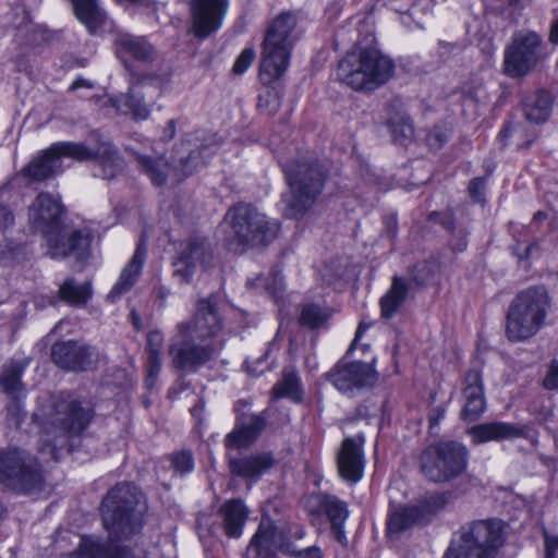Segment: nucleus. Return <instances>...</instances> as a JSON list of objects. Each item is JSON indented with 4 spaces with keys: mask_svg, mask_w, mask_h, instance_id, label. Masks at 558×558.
Wrapping results in <instances>:
<instances>
[{
    "mask_svg": "<svg viewBox=\"0 0 558 558\" xmlns=\"http://www.w3.org/2000/svg\"><path fill=\"white\" fill-rule=\"evenodd\" d=\"M72 158L76 161L93 160L94 175L113 179L122 172L124 162L116 146L99 135H95V144L82 142H58L35 157L22 170L29 182H41L56 175L61 169V159Z\"/></svg>",
    "mask_w": 558,
    "mask_h": 558,
    "instance_id": "f257e3e1",
    "label": "nucleus"
},
{
    "mask_svg": "<svg viewBox=\"0 0 558 558\" xmlns=\"http://www.w3.org/2000/svg\"><path fill=\"white\" fill-rule=\"evenodd\" d=\"M93 415L92 407L73 393L59 392L44 398L33 415L41 428L40 452L58 460L68 439L78 436L89 425Z\"/></svg>",
    "mask_w": 558,
    "mask_h": 558,
    "instance_id": "f03ea898",
    "label": "nucleus"
},
{
    "mask_svg": "<svg viewBox=\"0 0 558 558\" xmlns=\"http://www.w3.org/2000/svg\"><path fill=\"white\" fill-rule=\"evenodd\" d=\"M64 214L60 199L49 193H40L28 210L31 225L45 238L52 258L84 259L89 255L93 234L86 228L69 230Z\"/></svg>",
    "mask_w": 558,
    "mask_h": 558,
    "instance_id": "7ed1b4c3",
    "label": "nucleus"
},
{
    "mask_svg": "<svg viewBox=\"0 0 558 558\" xmlns=\"http://www.w3.org/2000/svg\"><path fill=\"white\" fill-rule=\"evenodd\" d=\"M146 502L141 490L131 483L112 487L102 500L104 527L111 543L128 541L143 526Z\"/></svg>",
    "mask_w": 558,
    "mask_h": 558,
    "instance_id": "20e7f679",
    "label": "nucleus"
},
{
    "mask_svg": "<svg viewBox=\"0 0 558 558\" xmlns=\"http://www.w3.org/2000/svg\"><path fill=\"white\" fill-rule=\"evenodd\" d=\"M289 191L282 194L283 215L289 219L302 218L322 193L326 173L316 161L280 160Z\"/></svg>",
    "mask_w": 558,
    "mask_h": 558,
    "instance_id": "39448f33",
    "label": "nucleus"
},
{
    "mask_svg": "<svg viewBox=\"0 0 558 558\" xmlns=\"http://www.w3.org/2000/svg\"><path fill=\"white\" fill-rule=\"evenodd\" d=\"M550 310L551 298L544 286L520 291L510 302L506 314V338L512 343L532 339L545 326Z\"/></svg>",
    "mask_w": 558,
    "mask_h": 558,
    "instance_id": "423d86ee",
    "label": "nucleus"
},
{
    "mask_svg": "<svg viewBox=\"0 0 558 558\" xmlns=\"http://www.w3.org/2000/svg\"><path fill=\"white\" fill-rule=\"evenodd\" d=\"M395 73V63L376 48L354 47L336 71L339 82L354 90L372 92L386 84Z\"/></svg>",
    "mask_w": 558,
    "mask_h": 558,
    "instance_id": "0eeeda50",
    "label": "nucleus"
},
{
    "mask_svg": "<svg viewBox=\"0 0 558 558\" xmlns=\"http://www.w3.org/2000/svg\"><path fill=\"white\" fill-rule=\"evenodd\" d=\"M216 151L217 145L214 143L196 146L190 140H185L174 148L173 167L162 157L153 158L136 154V160L142 172L148 175L155 185H162L171 175L175 182H180L193 174Z\"/></svg>",
    "mask_w": 558,
    "mask_h": 558,
    "instance_id": "6e6552de",
    "label": "nucleus"
},
{
    "mask_svg": "<svg viewBox=\"0 0 558 558\" xmlns=\"http://www.w3.org/2000/svg\"><path fill=\"white\" fill-rule=\"evenodd\" d=\"M296 25L298 16L294 13L282 12L268 26L259 69V77L265 85L278 80L287 71L296 41Z\"/></svg>",
    "mask_w": 558,
    "mask_h": 558,
    "instance_id": "1a4fd4ad",
    "label": "nucleus"
},
{
    "mask_svg": "<svg viewBox=\"0 0 558 558\" xmlns=\"http://www.w3.org/2000/svg\"><path fill=\"white\" fill-rule=\"evenodd\" d=\"M225 222L230 228L227 244L230 250L243 252L246 247L267 245L279 231V222L268 218L248 204H239L230 208Z\"/></svg>",
    "mask_w": 558,
    "mask_h": 558,
    "instance_id": "9d476101",
    "label": "nucleus"
},
{
    "mask_svg": "<svg viewBox=\"0 0 558 558\" xmlns=\"http://www.w3.org/2000/svg\"><path fill=\"white\" fill-rule=\"evenodd\" d=\"M504 542L501 520H476L454 533L444 558H494Z\"/></svg>",
    "mask_w": 558,
    "mask_h": 558,
    "instance_id": "9b49d317",
    "label": "nucleus"
},
{
    "mask_svg": "<svg viewBox=\"0 0 558 558\" xmlns=\"http://www.w3.org/2000/svg\"><path fill=\"white\" fill-rule=\"evenodd\" d=\"M44 485L40 465L32 453L17 447L0 449V489L32 495L40 493Z\"/></svg>",
    "mask_w": 558,
    "mask_h": 558,
    "instance_id": "f8f14e48",
    "label": "nucleus"
},
{
    "mask_svg": "<svg viewBox=\"0 0 558 558\" xmlns=\"http://www.w3.org/2000/svg\"><path fill=\"white\" fill-rule=\"evenodd\" d=\"M469 465V449L460 441L446 440L425 448L420 457L424 476L434 483H446L462 475Z\"/></svg>",
    "mask_w": 558,
    "mask_h": 558,
    "instance_id": "ddd939ff",
    "label": "nucleus"
},
{
    "mask_svg": "<svg viewBox=\"0 0 558 558\" xmlns=\"http://www.w3.org/2000/svg\"><path fill=\"white\" fill-rule=\"evenodd\" d=\"M219 350L220 347L211 341L198 340L193 335L190 322H182L177 325L168 351L175 369L195 373L210 362Z\"/></svg>",
    "mask_w": 558,
    "mask_h": 558,
    "instance_id": "4468645a",
    "label": "nucleus"
},
{
    "mask_svg": "<svg viewBox=\"0 0 558 558\" xmlns=\"http://www.w3.org/2000/svg\"><path fill=\"white\" fill-rule=\"evenodd\" d=\"M544 58L539 34L534 31L515 32L505 48L504 73L511 78L526 76Z\"/></svg>",
    "mask_w": 558,
    "mask_h": 558,
    "instance_id": "2eb2a0df",
    "label": "nucleus"
},
{
    "mask_svg": "<svg viewBox=\"0 0 558 558\" xmlns=\"http://www.w3.org/2000/svg\"><path fill=\"white\" fill-rule=\"evenodd\" d=\"M215 253L211 242L204 235L193 234L182 241L173 260V276L181 283H189L197 269L206 270L214 264Z\"/></svg>",
    "mask_w": 558,
    "mask_h": 558,
    "instance_id": "dca6fc26",
    "label": "nucleus"
},
{
    "mask_svg": "<svg viewBox=\"0 0 558 558\" xmlns=\"http://www.w3.org/2000/svg\"><path fill=\"white\" fill-rule=\"evenodd\" d=\"M160 94V88L151 77H143L132 84L126 94L110 98L109 101L119 113L131 114L135 120H146Z\"/></svg>",
    "mask_w": 558,
    "mask_h": 558,
    "instance_id": "f3484780",
    "label": "nucleus"
},
{
    "mask_svg": "<svg viewBox=\"0 0 558 558\" xmlns=\"http://www.w3.org/2000/svg\"><path fill=\"white\" fill-rule=\"evenodd\" d=\"M329 381L342 393L354 396L377 381V373L368 363L339 361L328 373Z\"/></svg>",
    "mask_w": 558,
    "mask_h": 558,
    "instance_id": "a211bd4d",
    "label": "nucleus"
},
{
    "mask_svg": "<svg viewBox=\"0 0 558 558\" xmlns=\"http://www.w3.org/2000/svg\"><path fill=\"white\" fill-rule=\"evenodd\" d=\"M51 356L59 367L80 372L93 369L100 359L99 352L94 347L72 340L56 343L52 347Z\"/></svg>",
    "mask_w": 558,
    "mask_h": 558,
    "instance_id": "6ab92c4d",
    "label": "nucleus"
},
{
    "mask_svg": "<svg viewBox=\"0 0 558 558\" xmlns=\"http://www.w3.org/2000/svg\"><path fill=\"white\" fill-rule=\"evenodd\" d=\"M227 9V0H192L191 16L194 35L206 38L218 31Z\"/></svg>",
    "mask_w": 558,
    "mask_h": 558,
    "instance_id": "aec40b11",
    "label": "nucleus"
},
{
    "mask_svg": "<svg viewBox=\"0 0 558 558\" xmlns=\"http://www.w3.org/2000/svg\"><path fill=\"white\" fill-rule=\"evenodd\" d=\"M364 436L345 437L338 450L337 466L341 478L355 484L362 480L365 468Z\"/></svg>",
    "mask_w": 558,
    "mask_h": 558,
    "instance_id": "412c9836",
    "label": "nucleus"
},
{
    "mask_svg": "<svg viewBox=\"0 0 558 558\" xmlns=\"http://www.w3.org/2000/svg\"><path fill=\"white\" fill-rule=\"evenodd\" d=\"M473 445H483L489 441H504L525 438L529 434L526 425L502 421H492L476 424L466 430Z\"/></svg>",
    "mask_w": 558,
    "mask_h": 558,
    "instance_id": "4be33fe9",
    "label": "nucleus"
},
{
    "mask_svg": "<svg viewBox=\"0 0 558 558\" xmlns=\"http://www.w3.org/2000/svg\"><path fill=\"white\" fill-rule=\"evenodd\" d=\"M190 324L193 335H195L198 340H207L218 335L222 329L219 298L217 295H210L198 300L194 319Z\"/></svg>",
    "mask_w": 558,
    "mask_h": 558,
    "instance_id": "5701e85b",
    "label": "nucleus"
},
{
    "mask_svg": "<svg viewBox=\"0 0 558 558\" xmlns=\"http://www.w3.org/2000/svg\"><path fill=\"white\" fill-rule=\"evenodd\" d=\"M462 396L464 400L462 420L476 421L486 410L483 378L478 369H470L465 374Z\"/></svg>",
    "mask_w": 558,
    "mask_h": 558,
    "instance_id": "b1692460",
    "label": "nucleus"
},
{
    "mask_svg": "<svg viewBox=\"0 0 558 558\" xmlns=\"http://www.w3.org/2000/svg\"><path fill=\"white\" fill-rule=\"evenodd\" d=\"M114 49L117 57L126 69L131 66L130 60L146 63L153 62L156 58L154 46L145 37L128 33H120L116 36Z\"/></svg>",
    "mask_w": 558,
    "mask_h": 558,
    "instance_id": "393cba45",
    "label": "nucleus"
},
{
    "mask_svg": "<svg viewBox=\"0 0 558 558\" xmlns=\"http://www.w3.org/2000/svg\"><path fill=\"white\" fill-rule=\"evenodd\" d=\"M283 534L270 520H263L252 537L246 554L250 558H272L278 551Z\"/></svg>",
    "mask_w": 558,
    "mask_h": 558,
    "instance_id": "a878e982",
    "label": "nucleus"
},
{
    "mask_svg": "<svg viewBox=\"0 0 558 558\" xmlns=\"http://www.w3.org/2000/svg\"><path fill=\"white\" fill-rule=\"evenodd\" d=\"M265 420L257 414H241L236 418L234 429L226 436L227 448H245L256 440L263 428Z\"/></svg>",
    "mask_w": 558,
    "mask_h": 558,
    "instance_id": "bb28decb",
    "label": "nucleus"
},
{
    "mask_svg": "<svg viewBox=\"0 0 558 558\" xmlns=\"http://www.w3.org/2000/svg\"><path fill=\"white\" fill-rule=\"evenodd\" d=\"M70 558H146L135 555L126 547H111L95 536H83Z\"/></svg>",
    "mask_w": 558,
    "mask_h": 558,
    "instance_id": "cd10ccee",
    "label": "nucleus"
},
{
    "mask_svg": "<svg viewBox=\"0 0 558 558\" xmlns=\"http://www.w3.org/2000/svg\"><path fill=\"white\" fill-rule=\"evenodd\" d=\"M275 465L270 452H258L243 458H230L229 466L232 474L244 478H258Z\"/></svg>",
    "mask_w": 558,
    "mask_h": 558,
    "instance_id": "c85d7f7f",
    "label": "nucleus"
},
{
    "mask_svg": "<svg viewBox=\"0 0 558 558\" xmlns=\"http://www.w3.org/2000/svg\"><path fill=\"white\" fill-rule=\"evenodd\" d=\"M427 509L425 506H407L391 508L387 519V534L399 536L416 523L424 520Z\"/></svg>",
    "mask_w": 558,
    "mask_h": 558,
    "instance_id": "c756f323",
    "label": "nucleus"
},
{
    "mask_svg": "<svg viewBox=\"0 0 558 558\" xmlns=\"http://www.w3.org/2000/svg\"><path fill=\"white\" fill-rule=\"evenodd\" d=\"M247 514V509L241 500L231 499L226 501L219 509L226 536L239 538L242 535Z\"/></svg>",
    "mask_w": 558,
    "mask_h": 558,
    "instance_id": "7c9ffc66",
    "label": "nucleus"
},
{
    "mask_svg": "<svg viewBox=\"0 0 558 558\" xmlns=\"http://www.w3.org/2000/svg\"><path fill=\"white\" fill-rule=\"evenodd\" d=\"M146 250L140 244L130 260V263L122 269L119 280L111 289L108 298L111 301H116L122 294L129 292L135 284L138 276L142 272V268L145 260Z\"/></svg>",
    "mask_w": 558,
    "mask_h": 558,
    "instance_id": "2f4dec72",
    "label": "nucleus"
},
{
    "mask_svg": "<svg viewBox=\"0 0 558 558\" xmlns=\"http://www.w3.org/2000/svg\"><path fill=\"white\" fill-rule=\"evenodd\" d=\"M553 98L547 90H537L527 95L523 100V111L527 121L545 122L551 112Z\"/></svg>",
    "mask_w": 558,
    "mask_h": 558,
    "instance_id": "473e14b6",
    "label": "nucleus"
},
{
    "mask_svg": "<svg viewBox=\"0 0 558 558\" xmlns=\"http://www.w3.org/2000/svg\"><path fill=\"white\" fill-rule=\"evenodd\" d=\"M74 14L89 33L94 34L107 19L106 12L98 5L97 0H70Z\"/></svg>",
    "mask_w": 558,
    "mask_h": 558,
    "instance_id": "72a5a7b5",
    "label": "nucleus"
},
{
    "mask_svg": "<svg viewBox=\"0 0 558 558\" xmlns=\"http://www.w3.org/2000/svg\"><path fill=\"white\" fill-rule=\"evenodd\" d=\"M408 292L407 280L395 276L389 290L380 299L381 316L386 319L393 317L405 302Z\"/></svg>",
    "mask_w": 558,
    "mask_h": 558,
    "instance_id": "f704fd0d",
    "label": "nucleus"
},
{
    "mask_svg": "<svg viewBox=\"0 0 558 558\" xmlns=\"http://www.w3.org/2000/svg\"><path fill=\"white\" fill-rule=\"evenodd\" d=\"M93 295L90 281L77 282L74 278H68L59 288V299L75 307L85 306Z\"/></svg>",
    "mask_w": 558,
    "mask_h": 558,
    "instance_id": "c9c22d12",
    "label": "nucleus"
},
{
    "mask_svg": "<svg viewBox=\"0 0 558 558\" xmlns=\"http://www.w3.org/2000/svg\"><path fill=\"white\" fill-rule=\"evenodd\" d=\"M276 398H288L295 403L303 401L301 380L296 373L284 371L282 378L272 387Z\"/></svg>",
    "mask_w": 558,
    "mask_h": 558,
    "instance_id": "e433bc0d",
    "label": "nucleus"
},
{
    "mask_svg": "<svg viewBox=\"0 0 558 558\" xmlns=\"http://www.w3.org/2000/svg\"><path fill=\"white\" fill-rule=\"evenodd\" d=\"M395 142L405 144L414 137V126L410 117L403 111L390 112L387 119Z\"/></svg>",
    "mask_w": 558,
    "mask_h": 558,
    "instance_id": "4c0bfd02",
    "label": "nucleus"
},
{
    "mask_svg": "<svg viewBox=\"0 0 558 558\" xmlns=\"http://www.w3.org/2000/svg\"><path fill=\"white\" fill-rule=\"evenodd\" d=\"M25 365L12 362L3 366L2 374L0 375V385L3 390L12 398H19L23 390L21 376Z\"/></svg>",
    "mask_w": 558,
    "mask_h": 558,
    "instance_id": "58836bf2",
    "label": "nucleus"
},
{
    "mask_svg": "<svg viewBox=\"0 0 558 558\" xmlns=\"http://www.w3.org/2000/svg\"><path fill=\"white\" fill-rule=\"evenodd\" d=\"M320 505L323 510L326 512L327 517L331 521L332 527L337 530L338 538L341 542V537H343V534L340 531V527L348 518L347 504L335 496L327 495L322 498Z\"/></svg>",
    "mask_w": 558,
    "mask_h": 558,
    "instance_id": "ea45409f",
    "label": "nucleus"
},
{
    "mask_svg": "<svg viewBox=\"0 0 558 558\" xmlns=\"http://www.w3.org/2000/svg\"><path fill=\"white\" fill-rule=\"evenodd\" d=\"M331 313L327 307L308 303L302 307L300 324L311 329L322 328L326 325Z\"/></svg>",
    "mask_w": 558,
    "mask_h": 558,
    "instance_id": "a19ab883",
    "label": "nucleus"
},
{
    "mask_svg": "<svg viewBox=\"0 0 558 558\" xmlns=\"http://www.w3.org/2000/svg\"><path fill=\"white\" fill-rule=\"evenodd\" d=\"M281 106V95L274 87L266 86L258 96V109L267 114L272 116L278 112Z\"/></svg>",
    "mask_w": 558,
    "mask_h": 558,
    "instance_id": "79ce46f5",
    "label": "nucleus"
},
{
    "mask_svg": "<svg viewBox=\"0 0 558 558\" xmlns=\"http://www.w3.org/2000/svg\"><path fill=\"white\" fill-rule=\"evenodd\" d=\"M162 361L161 355H147L146 360V386L149 390H151L156 384L158 376L161 372Z\"/></svg>",
    "mask_w": 558,
    "mask_h": 558,
    "instance_id": "37998d69",
    "label": "nucleus"
},
{
    "mask_svg": "<svg viewBox=\"0 0 558 558\" xmlns=\"http://www.w3.org/2000/svg\"><path fill=\"white\" fill-rule=\"evenodd\" d=\"M450 136V130L445 125H435L427 134L426 142L430 148H440Z\"/></svg>",
    "mask_w": 558,
    "mask_h": 558,
    "instance_id": "c03bdc74",
    "label": "nucleus"
},
{
    "mask_svg": "<svg viewBox=\"0 0 558 558\" xmlns=\"http://www.w3.org/2000/svg\"><path fill=\"white\" fill-rule=\"evenodd\" d=\"M172 466L175 472L184 475L191 472L194 468V460L189 451H181L173 456L172 458Z\"/></svg>",
    "mask_w": 558,
    "mask_h": 558,
    "instance_id": "a18cd8bd",
    "label": "nucleus"
},
{
    "mask_svg": "<svg viewBox=\"0 0 558 558\" xmlns=\"http://www.w3.org/2000/svg\"><path fill=\"white\" fill-rule=\"evenodd\" d=\"M255 59V51L253 48H245L236 58L233 64V72L235 74H243Z\"/></svg>",
    "mask_w": 558,
    "mask_h": 558,
    "instance_id": "49530a36",
    "label": "nucleus"
},
{
    "mask_svg": "<svg viewBox=\"0 0 558 558\" xmlns=\"http://www.w3.org/2000/svg\"><path fill=\"white\" fill-rule=\"evenodd\" d=\"M163 345V336L159 330H153L147 333V355H161Z\"/></svg>",
    "mask_w": 558,
    "mask_h": 558,
    "instance_id": "de8ad7c7",
    "label": "nucleus"
},
{
    "mask_svg": "<svg viewBox=\"0 0 558 558\" xmlns=\"http://www.w3.org/2000/svg\"><path fill=\"white\" fill-rule=\"evenodd\" d=\"M432 278V269L427 263L416 265L412 270V280L418 284H426Z\"/></svg>",
    "mask_w": 558,
    "mask_h": 558,
    "instance_id": "09e8293b",
    "label": "nucleus"
},
{
    "mask_svg": "<svg viewBox=\"0 0 558 558\" xmlns=\"http://www.w3.org/2000/svg\"><path fill=\"white\" fill-rule=\"evenodd\" d=\"M469 193L474 202L483 203L485 195V179L482 177L474 178L469 184Z\"/></svg>",
    "mask_w": 558,
    "mask_h": 558,
    "instance_id": "8fccbe9b",
    "label": "nucleus"
},
{
    "mask_svg": "<svg viewBox=\"0 0 558 558\" xmlns=\"http://www.w3.org/2000/svg\"><path fill=\"white\" fill-rule=\"evenodd\" d=\"M543 386L548 390L558 389V361L550 363L547 374L543 379Z\"/></svg>",
    "mask_w": 558,
    "mask_h": 558,
    "instance_id": "3c124183",
    "label": "nucleus"
},
{
    "mask_svg": "<svg viewBox=\"0 0 558 558\" xmlns=\"http://www.w3.org/2000/svg\"><path fill=\"white\" fill-rule=\"evenodd\" d=\"M545 558H556L558 551V536L544 530Z\"/></svg>",
    "mask_w": 558,
    "mask_h": 558,
    "instance_id": "603ef678",
    "label": "nucleus"
},
{
    "mask_svg": "<svg viewBox=\"0 0 558 558\" xmlns=\"http://www.w3.org/2000/svg\"><path fill=\"white\" fill-rule=\"evenodd\" d=\"M453 231V238L450 241L451 248L454 252H463L468 246L466 235L468 232L464 229L459 230H452Z\"/></svg>",
    "mask_w": 558,
    "mask_h": 558,
    "instance_id": "864d4df0",
    "label": "nucleus"
},
{
    "mask_svg": "<svg viewBox=\"0 0 558 558\" xmlns=\"http://www.w3.org/2000/svg\"><path fill=\"white\" fill-rule=\"evenodd\" d=\"M429 220L438 221L441 226H444L448 230H454L453 216L451 213H432L429 215Z\"/></svg>",
    "mask_w": 558,
    "mask_h": 558,
    "instance_id": "5fc2aeb1",
    "label": "nucleus"
},
{
    "mask_svg": "<svg viewBox=\"0 0 558 558\" xmlns=\"http://www.w3.org/2000/svg\"><path fill=\"white\" fill-rule=\"evenodd\" d=\"M14 222V216L12 211L5 207L0 205V228H8L12 226Z\"/></svg>",
    "mask_w": 558,
    "mask_h": 558,
    "instance_id": "6e6d98bb",
    "label": "nucleus"
},
{
    "mask_svg": "<svg viewBox=\"0 0 558 558\" xmlns=\"http://www.w3.org/2000/svg\"><path fill=\"white\" fill-rule=\"evenodd\" d=\"M13 399L14 400L12 401V403L8 407V411L15 416L16 425H19L24 418V413L22 411L19 398Z\"/></svg>",
    "mask_w": 558,
    "mask_h": 558,
    "instance_id": "4d7b16f0",
    "label": "nucleus"
},
{
    "mask_svg": "<svg viewBox=\"0 0 558 558\" xmlns=\"http://www.w3.org/2000/svg\"><path fill=\"white\" fill-rule=\"evenodd\" d=\"M265 287L274 294L281 292L283 290L282 276L279 272H276L274 275L272 283H265Z\"/></svg>",
    "mask_w": 558,
    "mask_h": 558,
    "instance_id": "13d9d810",
    "label": "nucleus"
},
{
    "mask_svg": "<svg viewBox=\"0 0 558 558\" xmlns=\"http://www.w3.org/2000/svg\"><path fill=\"white\" fill-rule=\"evenodd\" d=\"M372 326V324H366L364 322H361L360 325L357 326V329L355 331V337L348 350V353H350L352 350L355 349L356 347V343L357 341L362 338L363 333L365 332L366 329H368L369 327Z\"/></svg>",
    "mask_w": 558,
    "mask_h": 558,
    "instance_id": "bf43d9fd",
    "label": "nucleus"
},
{
    "mask_svg": "<svg viewBox=\"0 0 558 558\" xmlns=\"http://www.w3.org/2000/svg\"><path fill=\"white\" fill-rule=\"evenodd\" d=\"M278 551H281L284 555L295 556L298 555L296 548L290 542H286L284 538L279 541Z\"/></svg>",
    "mask_w": 558,
    "mask_h": 558,
    "instance_id": "052dcab7",
    "label": "nucleus"
},
{
    "mask_svg": "<svg viewBox=\"0 0 558 558\" xmlns=\"http://www.w3.org/2000/svg\"><path fill=\"white\" fill-rule=\"evenodd\" d=\"M296 558H323V556L317 547H310L304 550H299Z\"/></svg>",
    "mask_w": 558,
    "mask_h": 558,
    "instance_id": "680f3d73",
    "label": "nucleus"
},
{
    "mask_svg": "<svg viewBox=\"0 0 558 558\" xmlns=\"http://www.w3.org/2000/svg\"><path fill=\"white\" fill-rule=\"evenodd\" d=\"M446 409L444 407H437L433 410V414L429 417L430 426L437 425L445 416Z\"/></svg>",
    "mask_w": 558,
    "mask_h": 558,
    "instance_id": "e2e57ef3",
    "label": "nucleus"
},
{
    "mask_svg": "<svg viewBox=\"0 0 558 558\" xmlns=\"http://www.w3.org/2000/svg\"><path fill=\"white\" fill-rule=\"evenodd\" d=\"M82 87L92 89L94 87V84L90 81H87L83 77H78L72 83V85L70 86V90H76Z\"/></svg>",
    "mask_w": 558,
    "mask_h": 558,
    "instance_id": "0e129e2a",
    "label": "nucleus"
},
{
    "mask_svg": "<svg viewBox=\"0 0 558 558\" xmlns=\"http://www.w3.org/2000/svg\"><path fill=\"white\" fill-rule=\"evenodd\" d=\"M549 41L554 45H558V17L555 19L550 25Z\"/></svg>",
    "mask_w": 558,
    "mask_h": 558,
    "instance_id": "69168bd1",
    "label": "nucleus"
},
{
    "mask_svg": "<svg viewBox=\"0 0 558 558\" xmlns=\"http://www.w3.org/2000/svg\"><path fill=\"white\" fill-rule=\"evenodd\" d=\"M167 132H168L170 138L173 137L174 132H175L174 120L168 121Z\"/></svg>",
    "mask_w": 558,
    "mask_h": 558,
    "instance_id": "338daca9",
    "label": "nucleus"
},
{
    "mask_svg": "<svg viewBox=\"0 0 558 558\" xmlns=\"http://www.w3.org/2000/svg\"><path fill=\"white\" fill-rule=\"evenodd\" d=\"M534 245L535 244H531V245L526 246L525 250H524V253L518 255L519 258L520 259L527 258L530 256V253H531L532 248L534 247Z\"/></svg>",
    "mask_w": 558,
    "mask_h": 558,
    "instance_id": "774afa93",
    "label": "nucleus"
}]
</instances>
